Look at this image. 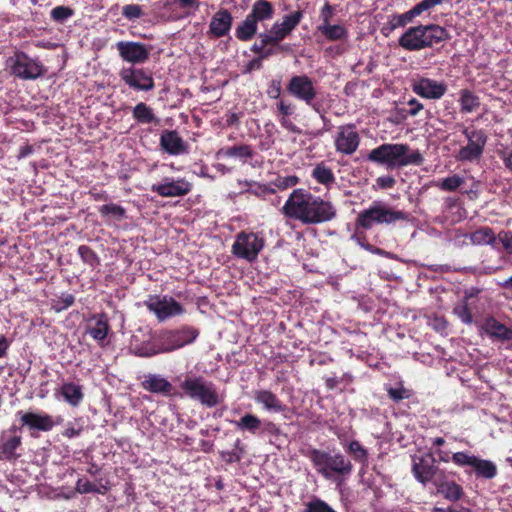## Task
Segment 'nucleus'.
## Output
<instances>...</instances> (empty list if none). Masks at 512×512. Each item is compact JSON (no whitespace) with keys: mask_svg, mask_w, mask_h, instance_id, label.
Masks as SVG:
<instances>
[{"mask_svg":"<svg viewBox=\"0 0 512 512\" xmlns=\"http://www.w3.org/2000/svg\"><path fill=\"white\" fill-rule=\"evenodd\" d=\"M180 386L188 397L198 400L208 408L219 405L223 400L218 394L215 384L206 381L202 376L186 377Z\"/></svg>","mask_w":512,"mask_h":512,"instance_id":"423d86ee","label":"nucleus"},{"mask_svg":"<svg viewBox=\"0 0 512 512\" xmlns=\"http://www.w3.org/2000/svg\"><path fill=\"white\" fill-rule=\"evenodd\" d=\"M281 430L278 425H276L272 421H262V427L258 433V435H271V436H279Z\"/></svg>","mask_w":512,"mask_h":512,"instance_id":"0e129e2a","label":"nucleus"},{"mask_svg":"<svg viewBox=\"0 0 512 512\" xmlns=\"http://www.w3.org/2000/svg\"><path fill=\"white\" fill-rule=\"evenodd\" d=\"M22 427H26L29 434L33 438L38 437L39 432H49L55 426L62 423L63 418L61 416L53 417L46 412H33L19 410L16 413Z\"/></svg>","mask_w":512,"mask_h":512,"instance_id":"6e6552de","label":"nucleus"},{"mask_svg":"<svg viewBox=\"0 0 512 512\" xmlns=\"http://www.w3.org/2000/svg\"><path fill=\"white\" fill-rule=\"evenodd\" d=\"M116 49L123 61L132 64H142L150 55V48L141 42L119 41L116 43Z\"/></svg>","mask_w":512,"mask_h":512,"instance_id":"a211bd4d","label":"nucleus"},{"mask_svg":"<svg viewBox=\"0 0 512 512\" xmlns=\"http://www.w3.org/2000/svg\"><path fill=\"white\" fill-rule=\"evenodd\" d=\"M453 312L464 324H471L473 322L472 311L466 300H462L461 303L456 305Z\"/></svg>","mask_w":512,"mask_h":512,"instance_id":"5fc2aeb1","label":"nucleus"},{"mask_svg":"<svg viewBox=\"0 0 512 512\" xmlns=\"http://www.w3.org/2000/svg\"><path fill=\"white\" fill-rule=\"evenodd\" d=\"M11 61L12 74L20 79H37L44 73L42 63L29 57L25 52H16Z\"/></svg>","mask_w":512,"mask_h":512,"instance_id":"2eb2a0df","label":"nucleus"},{"mask_svg":"<svg viewBox=\"0 0 512 512\" xmlns=\"http://www.w3.org/2000/svg\"><path fill=\"white\" fill-rule=\"evenodd\" d=\"M408 219L407 213L393 210L380 202H374L368 209L361 211L356 218V228L368 230L374 224H391Z\"/></svg>","mask_w":512,"mask_h":512,"instance_id":"20e7f679","label":"nucleus"},{"mask_svg":"<svg viewBox=\"0 0 512 512\" xmlns=\"http://www.w3.org/2000/svg\"><path fill=\"white\" fill-rule=\"evenodd\" d=\"M258 31V24L249 15L237 26L235 36L242 42L250 41Z\"/></svg>","mask_w":512,"mask_h":512,"instance_id":"e433bc0d","label":"nucleus"},{"mask_svg":"<svg viewBox=\"0 0 512 512\" xmlns=\"http://www.w3.org/2000/svg\"><path fill=\"white\" fill-rule=\"evenodd\" d=\"M335 13V7L331 5L329 2H326L324 6L320 10V25H328L331 24V19L333 18Z\"/></svg>","mask_w":512,"mask_h":512,"instance_id":"e2e57ef3","label":"nucleus"},{"mask_svg":"<svg viewBox=\"0 0 512 512\" xmlns=\"http://www.w3.org/2000/svg\"><path fill=\"white\" fill-rule=\"evenodd\" d=\"M304 17L302 10L298 9L290 14L284 15L282 22L279 23L288 33H292L300 24Z\"/></svg>","mask_w":512,"mask_h":512,"instance_id":"de8ad7c7","label":"nucleus"},{"mask_svg":"<svg viewBox=\"0 0 512 512\" xmlns=\"http://www.w3.org/2000/svg\"><path fill=\"white\" fill-rule=\"evenodd\" d=\"M311 176L319 183L329 186L335 182V176L331 168L324 162L318 163L312 170Z\"/></svg>","mask_w":512,"mask_h":512,"instance_id":"a19ab883","label":"nucleus"},{"mask_svg":"<svg viewBox=\"0 0 512 512\" xmlns=\"http://www.w3.org/2000/svg\"><path fill=\"white\" fill-rule=\"evenodd\" d=\"M419 16L414 6L403 14H392L389 16L388 21L391 23V27L397 29L400 27H405L407 24L411 23L414 18Z\"/></svg>","mask_w":512,"mask_h":512,"instance_id":"c03bdc74","label":"nucleus"},{"mask_svg":"<svg viewBox=\"0 0 512 512\" xmlns=\"http://www.w3.org/2000/svg\"><path fill=\"white\" fill-rule=\"evenodd\" d=\"M463 134L468 140L466 146H463L459 149L456 158L459 161H475L478 160L483 152L487 143V135L482 129H464Z\"/></svg>","mask_w":512,"mask_h":512,"instance_id":"f8f14e48","label":"nucleus"},{"mask_svg":"<svg viewBox=\"0 0 512 512\" xmlns=\"http://www.w3.org/2000/svg\"><path fill=\"white\" fill-rule=\"evenodd\" d=\"M360 142L361 137L355 123H346L337 127L333 143L338 154L353 155L358 150Z\"/></svg>","mask_w":512,"mask_h":512,"instance_id":"9d476101","label":"nucleus"},{"mask_svg":"<svg viewBox=\"0 0 512 512\" xmlns=\"http://www.w3.org/2000/svg\"><path fill=\"white\" fill-rule=\"evenodd\" d=\"M74 15V10L68 6H56L50 12V17L57 23H64Z\"/></svg>","mask_w":512,"mask_h":512,"instance_id":"6e6d98bb","label":"nucleus"},{"mask_svg":"<svg viewBox=\"0 0 512 512\" xmlns=\"http://www.w3.org/2000/svg\"><path fill=\"white\" fill-rule=\"evenodd\" d=\"M419 26L424 49L432 48L450 39V34L445 27L437 24H420Z\"/></svg>","mask_w":512,"mask_h":512,"instance_id":"412c9836","label":"nucleus"},{"mask_svg":"<svg viewBox=\"0 0 512 512\" xmlns=\"http://www.w3.org/2000/svg\"><path fill=\"white\" fill-rule=\"evenodd\" d=\"M233 24V16L227 9H219L211 18L208 35L221 38L229 34Z\"/></svg>","mask_w":512,"mask_h":512,"instance_id":"aec40b11","label":"nucleus"},{"mask_svg":"<svg viewBox=\"0 0 512 512\" xmlns=\"http://www.w3.org/2000/svg\"><path fill=\"white\" fill-rule=\"evenodd\" d=\"M389 398L398 403L403 399H408L412 396V391L405 388L402 384L399 387H388L386 389Z\"/></svg>","mask_w":512,"mask_h":512,"instance_id":"13d9d810","label":"nucleus"},{"mask_svg":"<svg viewBox=\"0 0 512 512\" xmlns=\"http://www.w3.org/2000/svg\"><path fill=\"white\" fill-rule=\"evenodd\" d=\"M60 393L64 400L71 406H78L84 398L82 387L73 382L64 383Z\"/></svg>","mask_w":512,"mask_h":512,"instance_id":"f704fd0d","label":"nucleus"},{"mask_svg":"<svg viewBox=\"0 0 512 512\" xmlns=\"http://www.w3.org/2000/svg\"><path fill=\"white\" fill-rule=\"evenodd\" d=\"M398 45L406 51H420L424 49L420 26L409 27L399 37Z\"/></svg>","mask_w":512,"mask_h":512,"instance_id":"bb28decb","label":"nucleus"},{"mask_svg":"<svg viewBox=\"0 0 512 512\" xmlns=\"http://www.w3.org/2000/svg\"><path fill=\"white\" fill-rule=\"evenodd\" d=\"M465 183V178L454 174L452 176L443 178L442 180L435 183V186L438 187L441 191L445 192H454L458 190Z\"/></svg>","mask_w":512,"mask_h":512,"instance_id":"37998d69","label":"nucleus"},{"mask_svg":"<svg viewBox=\"0 0 512 512\" xmlns=\"http://www.w3.org/2000/svg\"><path fill=\"white\" fill-rule=\"evenodd\" d=\"M443 1L444 0H422L419 3H417L414 6V8L416 9L417 13L420 16L423 12H425V11H427V10L437 6V5L442 4Z\"/></svg>","mask_w":512,"mask_h":512,"instance_id":"69168bd1","label":"nucleus"},{"mask_svg":"<svg viewBox=\"0 0 512 512\" xmlns=\"http://www.w3.org/2000/svg\"><path fill=\"white\" fill-rule=\"evenodd\" d=\"M157 350L158 347L154 333H151L148 340L142 341L140 343H132L131 346L132 354L142 358H150L158 355Z\"/></svg>","mask_w":512,"mask_h":512,"instance_id":"473e14b6","label":"nucleus"},{"mask_svg":"<svg viewBox=\"0 0 512 512\" xmlns=\"http://www.w3.org/2000/svg\"><path fill=\"white\" fill-rule=\"evenodd\" d=\"M75 302V297L70 293H62L60 296L55 297L52 299V308L56 312H61L63 310L68 309L71 307Z\"/></svg>","mask_w":512,"mask_h":512,"instance_id":"864d4df0","label":"nucleus"},{"mask_svg":"<svg viewBox=\"0 0 512 512\" xmlns=\"http://www.w3.org/2000/svg\"><path fill=\"white\" fill-rule=\"evenodd\" d=\"M287 92L294 98L303 101L318 112V107L314 104L317 91L313 80L307 75L292 76L286 86Z\"/></svg>","mask_w":512,"mask_h":512,"instance_id":"ddd939ff","label":"nucleus"},{"mask_svg":"<svg viewBox=\"0 0 512 512\" xmlns=\"http://www.w3.org/2000/svg\"><path fill=\"white\" fill-rule=\"evenodd\" d=\"M122 15L128 20H135L143 15V10L138 4H127L122 8Z\"/></svg>","mask_w":512,"mask_h":512,"instance_id":"680f3d73","label":"nucleus"},{"mask_svg":"<svg viewBox=\"0 0 512 512\" xmlns=\"http://www.w3.org/2000/svg\"><path fill=\"white\" fill-rule=\"evenodd\" d=\"M305 456L312 462L316 471L325 479H332L333 475L347 477L352 473L353 465L343 454H330L321 449L311 448Z\"/></svg>","mask_w":512,"mask_h":512,"instance_id":"7ed1b4c3","label":"nucleus"},{"mask_svg":"<svg viewBox=\"0 0 512 512\" xmlns=\"http://www.w3.org/2000/svg\"><path fill=\"white\" fill-rule=\"evenodd\" d=\"M160 147L170 155L187 152V145L175 130H164L160 136Z\"/></svg>","mask_w":512,"mask_h":512,"instance_id":"4be33fe9","label":"nucleus"},{"mask_svg":"<svg viewBox=\"0 0 512 512\" xmlns=\"http://www.w3.org/2000/svg\"><path fill=\"white\" fill-rule=\"evenodd\" d=\"M77 253L82 262L88 265L91 269H96L100 266L101 260L97 253L88 245H80Z\"/></svg>","mask_w":512,"mask_h":512,"instance_id":"79ce46f5","label":"nucleus"},{"mask_svg":"<svg viewBox=\"0 0 512 512\" xmlns=\"http://www.w3.org/2000/svg\"><path fill=\"white\" fill-rule=\"evenodd\" d=\"M259 37V41H256L250 48V50L257 54L258 56H261L263 54V51H264V47H267L268 44H270L268 41H266V37L264 36L263 33H260L258 35Z\"/></svg>","mask_w":512,"mask_h":512,"instance_id":"338daca9","label":"nucleus"},{"mask_svg":"<svg viewBox=\"0 0 512 512\" xmlns=\"http://www.w3.org/2000/svg\"><path fill=\"white\" fill-rule=\"evenodd\" d=\"M171 4L184 10L183 16H190L199 9L198 0H171Z\"/></svg>","mask_w":512,"mask_h":512,"instance_id":"bf43d9fd","label":"nucleus"},{"mask_svg":"<svg viewBox=\"0 0 512 512\" xmlns=\"http://www.w3.org/2000/svg\"><path fill=\"white\" fill-rule=\"evenodd\" d=\"M411 471L415 479L423 485L427 483L435 485L440 482L441 478H446L445 471L436 465V459L432 453L413 456Z\"/></svg>","mask_w":512,"mask_h":512,"instance_id":"1a4fd4ad","label":"nucleus"},{"mask_svg":"<svg viewBox=\"0 0 512 512\" xmlns=\"http://www.w3.org/2000/svg\"><path fill=\"white\" fill-rule=\"evenodd\" d=\"M264 245L265 240L259 233L241 231L236 235L231 252L239 259L253 262L258 258Z\"/></svg>","mask_w":512,"mask_h":512,"instance_id":"0eeeda50","label":"nucleus"},{"mask_svg":"<svg viewBox=\"0 0 512 512\" xmlns=\"http://www.w3.org/2000/svg\"><path fill=\"white\" fill-rule=\"evenodd\" d=\"M302 512H337L326 501L313 497L309 502L305 503Z\"/></svg>","mask_w":512,"mask_h":512,"instance_id":"603ef678","label":"nucleus"},{"mask_svg":"<svg viewBox=\"0 0 512 512\" xmlns=\"http://www.w3.org/2000/svg\"><path fill=\"white\" fill-rule=\"evenodd\" d=\"M254 400L269 412L281 413L287 409V406L279 399V397L267 389L256 390L254 392Z\"/></svg>","mask_w":512,"mask_h":512,"instance_id":"393cba45","label":"nucleus"},{"mask_svg":"<svg viewBox=\"0 0 512 512\" xmlns=\"http://www.w3.org/2000/svg\"><path fill=\"white\" fill-rule=\"evenodd\" d=\"M244 453V447L241 445L240 439H237L234 443V450L232 451H221L220 457L227 464H233L241 461Z\"/></svg>","mask_w":512,"mask_h":512,"instance_id":"8fccbe9b","label":"nucleus"},{"mask_svg":"<svg viewBox=\"0 0 512 512\" xmlns=\"http://www.w3.org/2000/svg\"><path fill=\"white\" fill-rule=\"evenodd\" d=\"M482 330L489 338L493 340H498L501 342L512 340V329L499 322L493 316H489L484 320Z\"/></svg>","mask_w":512,"mask_h":512,"instance_id":"5701e85b","label":"nucleus"},{"mask_svg":"<svg viewBox=\"0 0 512 512\" xmlns=\"http://www.w3.org/2000/svg\"><path fill=\"white\" fill-rule=\"evenodd\" d=\"M235 428L240 432H248L251 435H258L262 420L255 414L246 413L239 420L234 421Z\"/></svg>","mask_w":512,"mask_h":512,"instance_id":"2f4dec72","label":"nucleus"},{"mask_svg":"<svg viewBox=\"0 0 512 512\" xmlns=\"http://www.w3.org/2000/svg\"><path fill=\"white\" fill-rule=\"evenodd\" d=\"M469 239L473 245H493L496 241V235L492 228L482 226L470 233Z\"/></svg>","mask_w":512,"mask_h":512,"instance_id":"58836bf2","label":"nucleus"},{"mask_svg":"<svg viewBox=\"0 0 512 512\" xmlns=\"http://www.w3.org/2000/svg\"><path fill=\"white\" fill-rule=\"evenodd\" d=\"M142 387L144 390L151 393L163 395H170L173 390L172 384L167 379L157 374L147 375L142 382Z\"/></svg>","mask_w":512,"mask_h":512,"instance_id":"c85d7f7f","label":"nucleus"},{"mask_svg":"<svg viewBox=\"0 0 512 512\" xmlns=\"http://www.w3.org/2000/svg\"><path fill=\"white\" fill-rule=\"evenodd\" d=\"M119 76L129 88L135 91L148 92L155 87L152 73L144 68H122Z\"/></svg>","mask_w":512,"mask_h":512,"instance_id":"dca6fc26","label":"nucleus"},{"mask_svg":"<svg viewBox=\"0 0 512 512\" xmlns=\"http://www.w3.org/2000/svg\"><path fill=\"white\" fill-rule=\"evenodd\" d=\"M282 214L304 225L329 222L336 217L335 206L304 188L294 189L281 209Z\"/></svg>","mask_w":512,"mask_h":512,"instance_id":"f257e3e1","label":"nucleus"},{"mask_svg":"<svg viewBox=\"0 0 512 512\" xmlns=\"http://www.w3.org/2000/svg\"><path fill=\"white\" fill-rule=\"evenodd\" d=\"M266 37V41L273 45H282L281 42L290 35L280 24L275 22L270 32H262Z\"/></svg>","mask_w":512,"mask_h":512,"instance_id":"49530a36","label":"nucleus"},{"mask_svg":"<svg viewBox=\"0 0 512 512\" xmlns=\"http://www.w3.org/2000/svg\"><path fill=\"white\" fill-rule=\"evenodd\" d=\"M452 462L459 467H471L478 478L493 479L497 475V467L492 461L480 459L466 451L452 454Z\"/></svg>","mask_w":512,"mask_h":512,"instance_id":"9b49d317","label":"nucleus"},{"mask_svg":"<svg viewBox=\"0 0 512 512\" xmlns=\"http://www.w3.org/2000/svg\"><path fill=\"white\" fill-rule=\"evenodd\" d=\"M317 31L328 41H341L348 38V30L340 24L319 25Z\"/></svg>","mask_w":512,"mask_h":512,"instance_id":"c9c22d12","label":"nucleus"},{"mask_svg":"<svg viewBox=\"0 0 512 512\" xmlns=\"http://www.w3.org/2000/svg\"><path fill=\"white\" fill-rule=\"evenodd\" d=\"M459 94L460 97L458 101L462 113H471L480 107V98L473 91L462 89Z\"/></svg>","mask_w":512,"mask_h":512,"instance_id":"4c0bfd02","label":"nucleus"},{"mask_svg":"<svg viewBox=\"0 0 512 512\" xmlns=\"http://www.w3.org/2000/svg\"><path fill=\"white\" fill-rule=\"evenodd\" d=\"M411 87L415 94L426 99H440L447 91V86L444 82H438L426 77L414 80Z\"/></svg>","mask_w":512,"mask_h":512,"instance_id":"6ab92c4d","label":"nucleus"},{"mask_svg":"<svg viewBox=\"0 0 512 512\" xmlns=\"http://www.w3.org/2000/svg\"><path fill=\"white\" fill-rule=\"evenodd\" d=\"M346 452L349 453L353 459L361 463L363 465H366L368 462V451L366 448H364L361 443L357 440H352L349 442Z\"/></svg>","mask_w":512,"mask_h":512,"instance_id":"a18cd8bd","label":"nucleus"},{"mask_svg":"<svg viewBox=\"0 0 512 512\" xmlns=\"http://www.w3.org/2000/svg\"><path fill=\"white\" fill-rule=\"evenodd\" d=\"M434 486H436L438 492L442 494L445 499L450 501H457L464 494L463 488L459 484L454 481L447 482L446 478H441L440 482L436 483Z\"/></svg>","mask_w":512,"mask_h":512,"instance_id":"72a5a7b5","label":"nucleus"},{"mask_svg":"<svg viewBox=\"0 0 512 512\" xmlns=\"http://www.w3.org/2000/svg\"><path fill=\"white\" fill-rule=\"evenodd\" d=\"M291 51V47L289 44L284 45H273L268 44L267 47H264L263 54L260 56L263 60L268 59L269 57L278 54V53H288Z\"/></svg>","mask_w":512,"mask_h":512,"instance_id":"052dcab7","label":"nucleus"},{"mask_svg":"<svg viewBox=\"0 0 512 512\" xmlns=\"http://www.w3.org/2000/svg\"><path fill=\"white\" fill-rule=\"evenodd\" d=\"M21 443L20 436H12L4 441L0 446V458L8 461L17 459L16 450L21 446Z\"/></svg>","mask_w":512,"mask_h":512,"instance_id":"ea45409f","label":"nucleus"},{"mask_svg":"<svg viewBox=\"0 0 512 512\" xmlns=\"http://www.w3.org/2000/svg\"><path fill=\"white\" fill-rule=\"evenodd\" d=\"M295 112L294 104L281 99L277 103L275 116L282 128L291 133H301L300 128L291 120Z\"/></svg>","mask_w":512,"mask_h":512,"instance_id":"b1692460","label":"nucleus"},{"mask_svg":"<svg viewBox=\"0 0 512 512\" xmlns=\"http://www.w3.org/2000/svg\"><path fill=\"white\" fill-rule=\"evenodd\" d=\"M367 159L380 165H386L389 169L408 165L420 166L424 162V157L419 150H412L408 144L403 143L381 144L369 152Z\"/></svg>","mask_w":512,"mask_h":512,"instance_id":"f03ea898","label":"nucleus"},{"mask_svg":"<svg viewBox=\"0 0 512 512\" xmlns=\"http://www.w3.org/2000/svg\"><path fill=\"white\" fill-rule=\"evenodd\" d=\"M98 211L101 216H111L118 221L126 217L125 208L115 203L102 205L99 207Z\"/></svg>","mask_w":512,"mask_h":512,"instance_id":"09e8293b","label":"nucleus"},{"mask_svg":"<svg viewBox=\"0 0 512 512\" xmlns=\"http://www.w3.org/2000/svg\"><path fill=\"white\" fill-rule=\"evenodd\" d=\"M254 154L251 145L241 144L220 148L216 153V157L217 159L236 158L245 163L248 159L253 158Z\"/></svg>","mask_w":512,"mask_h":512,"instance_id":"a878e982","label":"nucleus"},{"mask_svg":"<svg viewBox=\"0 0 512 512\" xmlns=\"http://www.w3.org/2000/svg\"><path fill=\"white\" fill-rule=\"evenodd\" d=\"M193 185L185 178L174 180L170 177L163 178L162 182L153 184L151 191L161 197H183L192 191Z\"/></svg>","mask_w":512,"mask_h":512,"instance_id":"f3484780","label":"nucleus"},{"mask_svg":"<svg viewBox=\"0 0 512 512\" xmlns=\"http://www.w3.org/2000/svg\"><path fill=\"white\" fill-rule=\"evenodd\" d=\"M134 120L139 124H160V119L155 115L153 109L144 102L136 104L132 110Z\"/></svg>","mask_w":512,"mask_h":512,"instance_id":"7c9ffc66","label":"nucleus"},{"mask_svg":"<svg viewBox=\"0 0 512 512\" xmlns=\"http://www.w3.org/2000/svg\"><path fill=\"white\" fill-rule=\"evenodd\" d=\"M274 7L268 0H256L248 14L257 24L273 18Z\"/></svg>","mask_w":512,"mask_h":512,"instance_id":"c756f323","label":"nucleus"},{"mask_svg":"<svg viewBox=\"0 0 512 512\" xmlns=\"http://www.w3.org/2000/svg\"><path fill=\"white\" fill-rule=\"evenodd\" d=\"M199 335L198 329L184 325L179 329L154 332L158 355L170 353L193 343Z\"/></svg>","mask_w":512,"mask_h":512,"instance_id":"39448f33","label":"nucleus"},{"mask_svg":"<svg viewBox=\"0 0 512 512\" xmlns=\"http://www.w3.org/2000/svg\"><path fill=\"white\" fill-rule=\"evenodd\" d=\"M498 238L501 241L504 249L512 254V232L511 231H502L498 234Z\"/></svg>","mask_w":512,"mask_h":512,"instance_id":"774afa93","label":"nucleus"},{"mask_svg":"<svg viewBox=\"0 0 512 512\" xmlns=\"http://www.w3.org/2000/svg\"><path fill=\"white\" fill-rule=\"evenodd\" d=\"M299 183V177L295 175L280 176L278 175L273 181H271L272 187L277 190L284 191L289 188L296 186Z\"/></svg>","mask_w":512,"mask_h":512,"instance_id":"3c124183","label":"nucleus"},{"mask_svg":"<svg viewBox=\"0 0 512 512\" xmlns=\"http://www.w3.org/2000/svg\"><path fill=\"white\" fill-rule=\"evenodd\" d=\"M96 319L94 325L87 327V333L98 342L100 346L104 345V341L110 331V325L106 313H100L93 316Z\"/></svg>","mask_w":512,"mask_h":512,"instance_id":"cd10ccee","label":"nucleus"},{"mask_svg":"<svg viewBox=\"0 0 512 512\" xmlns=\"http://www.w3.org/2000/svg\"><path fill=\"white\" fill-rule=\"evenodd\" d=\"M84 431L83 422L81 419H75L74 421H69L62 431V436L68 439H72L78 437Z\"/></svg>","mask_w":512,"mask_h":512,"instance_id":"4d7b16f0","label":"nucleus"},{"mask_svg":"<svg viewBox=\"0 0 512 512\" xmlns=\"http://www.w3.org/2000/svg\"><path fill=\"white\" fill-rule=\"evenodd\" d=\"M144 304L150 312L155 314L160 322L185 312L184 307L178 301L168 296H149V299Z\"/></svg>","mask_w":512,"mask_h":512,"instance_id":"4468645a","label":"nucleus"}]
</instances>
